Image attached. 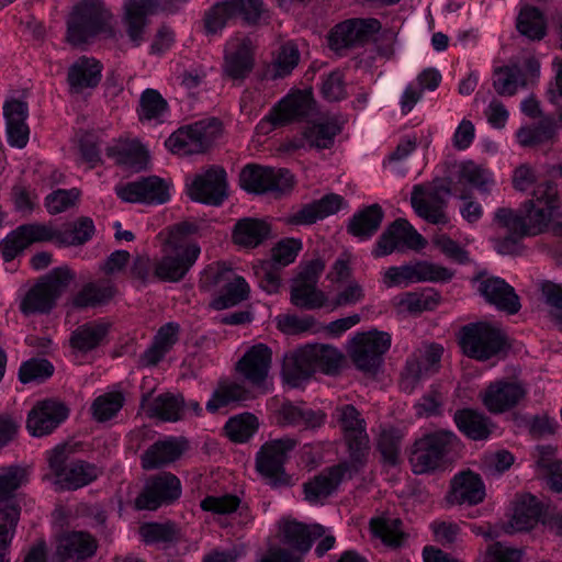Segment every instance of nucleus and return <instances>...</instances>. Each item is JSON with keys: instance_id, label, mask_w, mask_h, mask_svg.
I'll list each match as a JSON object with an SVG mask.
<instances>
[{"instance_id": "nucleus-38", "label": "nucleus", "mask_w": 562, "mask_h": 562, "mask_svg": "<svg viewBox=\"0 0 562 562\" xmlns=\"http://www.w3.org/2000/svg\"><path fill=\"white\" fill-rule=\"evenodd\" d=\"M453 419L458 429L472 440H486L495 428L490 417L472 408L458 409Z\"/></svg>"}, {"instance_id": "nucleus-6", "label": "nucleus", "mask_w": 562, "mask_h": 562, "mask_svg": "<svg viewBox=\"0 0 562 562\" xmlns=\"http://www.w3.org/2000/svg\"><path fill=\"white\" fill-rule=\"evenodd\" d=\"M460 346L469 358L486 361L504 351L506 336L488 323H471L461 329Z\"/></svg>"}, {"instance_id": "nucleus-64", "label": "nucleus", "mask_w": 562, "mask_h": 562, "mask_svg": "<svg viewBox=\"0 0 562 562\" xmlns=\"http://www.w3.org/2000/svg\"><path fill=\"white\" fill-rule=\"evenodd\" d=\"M54 366L43 358H32L23 362L19 370V379L22 383L43 382L52 376Z\"/></svg>"}, {"instance_id": "nucleus-34", "label": "nucleus", "mask_w": 562, "mask_h": 562, "mask_svg": "<svg viewBox=\"0 0 562 562\" xmlns=\"http://www.w3.org/2000/svg\"><path fill=\"white\" fill-rule=\"evenodd\" d=\"M158 5L159 0H127L123 21L134 46H139L143 43L147 24L146 18Z\"/></svg>"}, {"instance_id": "nucleus-24", "label": "nucleus", "mask_w": 562, "mask_h": 562, "mask_svg": "<svg viewBox=\"0 0 562 562\" xmlns=\"http://www.w3.org/2000/svg\"><path fill=\"white\" fill-rule=\"evenodd\" d=\"M212 282L215 285L223 284L221 293L212 301L215 310L235 306L248 297V283L243 277L236 276L232 269H217L212 273Z\"/></svg>"}, {"instance_id": "nucleus-4", "label": "nucleus", "mask_w": 562, "mask_h": 562, "mask_svg": "<svg viewBox=\"0 0 562 562\" xmlns=\"http://www.w3.org/2000/svg\"><path fill=\"white\" fill-rule=\"evenodd\" d=\"M111 13L101 0H83L74 7L67 20V41L79 46L106 32Z\"/></svg>"}, {"instance_id": "nucleus-43", "label": "nucleus", "mask_w": 562, "mask_h": 562, "mask_svg": "<svg viewBox=\"0 0 562 562\" xmlns=\"http://www.w3.org/2000/svg\"><path fill=\"white\" fill-rule=\"evenodd\" d=\"M115 295L112 281L101 279L86 283L71 299L77 308L97 307L104 305Z\"/></svg>"}, {"instance_id": "nucleus-5", "label": "nucleus", "mask_w": 562, "mask_h": 562, "mask_svg": "<svg viewBox=\"0 0 562 562\" xmlns=\"http://www.w3.org/2000/svg\"><path fill=\"white\" fill-rule=\"evenodd\" d=\"M222 132L217 119L201 120L179 127L165 142L166 147L179 156L207 151Z\"/></svg>"}, {"instance_id": "nucleus-39", "label": "nucleus", "mask_w": 562, "mask_h": 562, "mask_svg": "<svg viewBox=\"0 0 562 562\" xmlns=\"http://www.w3.org/2000/svg\"><path fill=\"white\" fill-rule=\"evenodd\" d=\"M180 326L178 323H167L155 335L151 345L142 353L139 362L144 367L156 366L178 341Z\"/></svg>"}, {"instance_id": "nucleus-37", "label": "nucleus", "mask_w": 562, "mask_h": 562, "mask_svg": "<svg viewBox=\"0 0 562 562\" xmlns=\"http://www.w3.org/2000/svg\"><path fill=\"white\" fill-rule=\"evenodd\" d=\"M283 542L293 550L304 554L310 551L313 542L324 536L322 525H305L296 520H286L282 528Z\"/></svg>"}, {"instance_id": "nucleus-62", "label": "nucleus", "mask_w": 562, "mask_h": 562, "mask_svg": "<svg viewBox=\"0 0 562 562\" xmlns=\"http://www.w3.org/2000/svg\"><path fill=\"white\" fill-rule=\"evenodd\" d=\"M168 111V103L155 89H146L139 99V120L159 121Z\"/></svg>"}, {"instance_id": "nucleus-1", "label": "nucleus", "mask_w": 562, "mask_h": 562, "mask_svg": "<svg viewBox=\"0 0 562 562\" xmlns=\"http://www.w3.org/2000/svg\"><path fill=\"white\" fill-rule=\"evenodd\" d=\"M504 235L491 238L494 250L503 256H517L524 250L525 237L551 232L562 237V212L558 187L550 180L539 182L532 190L531 199L525 201L520 211L498 207L493 217Z\"/></svg>"}, {"instance_id": "nucleus-15", "label": "nucleus", "mask_w": 562, "mask_h": 562, "mask_svg": "<svg viewBox=\"0 0 562 562\" xmlns=\"http://www.w3.org/2000/svg\"><path fill=\"white\" fill-rule=\"evenodd\" d=\"M426 241L423 236L404 218L391 223L378 238L372 256L381 258L403 251L404 249H420Z\"/></svg>"}, {"instance_id": "nucleus-25", "label": "nucleus", "mask_w": 562, "mask_h": 562, "mask_svg": "<svg viewBox=\"0 0 562 562\" xmlns=\"http://www.w3.org/2000/svg\"><path fill=\"white\" fill-rule=\"evenodd\" d=\"M272 351L265 344L250 347L236 364V370L252 386H261L271 367Z\"/></svg>"}, {"instance_id": "nucleus-59", "label": "nucleus", "mask_w": 562, "mask_h": 562, "mask_svg": "<svg viewBox=\"0 0 562 562\" xmlns=\"http://www.w3.org/2000/svg\"><path fill=\"white\" fill-rule=\"evenodd\" d=\"M525 85V75L518 65L504 66L494 70L493 87L499 95H514L518 88Z\"/></svg>"}, {"instance_id": "nucleus-54", "label": "nucleus", "mask_w": 562, "mask_h": 562, "mask_svg": "<svg viewBox=\"0 0 562 562\" xmlns=\"http://www.w3.org/2000/svg\"><path fill=\"white\" fill-rule=\"evenodd\" d=\"M249 398V392L244 385L233 381H221L206 403L210 413H216L220 408L232 403H239Z\"/></svg>"}, {"instance_id": "nucleus-21", "label": "nucleus", "mask_w": 562, "mask_h": 562, "mask_svg": "<svg viewBox=\"0 0 562 562\" xmlns=\"http://www.w3.org/2000/svg\"><path fill=\"white\" fill-rule=\"evenodd\" d=\"M477 292L488 302L495 305L499 311L510 315L520 310L519 296L515 289L499 277H484L481 273L476 279Z\"/></svg>"}, {"instance_id": "nucleus-8", "label": "nucleus", "mask_w": 562, "mask_h": 562, "mask_svg": "<svg viewBox=\"0 0 562 562\" xmlns=\"http://www.w3.org/2000/svg\"><path fill=\"white\" fill-rule=\"evenodd\" d=\"M335 417L344 432V439L353 467L363 465L369 452V436L367 423L360 412L350 404H344L335 409Z\"/></svg>"}, {"instance_id": "nucleus-58", "label": "nucleus", "mask_w": 562, "mask_h": 562, "mask_svg": "<svg viewBox=\"0 0 562 562\" xmlns=\"http://www.w3.org/2000/svg\"><path fill=\"white\" fill-rule=\"evenodd\" d=\"M258 418L251 413H241L231 417L225 424L226 436L236 443L247 442L258 430Z\"/></svg>"}, {"instance_id": "nucleus-53", "label": "nucleus", "mask_w": 562, "mask_h": 562, "mask_svg": "<svg viewBox=\"0 0 562 562\" xmlns=\"http://www.w3.org/2000/svg\"><path fill=\"white\" fill-rule=\"evenodd\" d=\"M98 475L99 470L95 465L77 460L69 463L68 468L57 479V483L63 488L77 490L94 481Z\"/></svg>"}, {"instance_id": "nucleus-32", "label": "nucleus", "mask_w": 562, "mask_h": 562, "mask_svg": "<svg viewBox=\"0 0 562 562\" xmlns=\"http://www.w3.org/2000/svg\"><path fill=\"white\" fill-rule=\"evenodd\" d=\"M314 100L310 92L299 91L282 99L270 115L273 126H282L294 120L307 119Z\"/></svg>"}, {"instance_id": "nucleus-61", "label": "nucleus", "mask_w": 562, "mask_h": 562, "mask_svg": "<svg viewBox=\"0 0 562 562\" xmlns=\"http://www.w3.org/2000/svg\"><path fill=\"white\" fill-rule=\"evenodd\" d=\"M555 134V122L552 117H543L532 127H521L517 131L518 143L524 146H535L550 140Z\"/></svg>"}, {"instance_id": "nucleus-55", "label": "nucleus", "mask_w": 562, "mask_h": 562, "mask_svg": "<svg viewBox=\"0 0 562 562\" xmlns=\"http://www.w3.org/2000/svg\"><path fill=\"white\" fill-rule=\"evenodd\" d=\"M370 529L374 537L381 539L389 547L397 548L402 546L406 537L402 520L391 516L372 518Z\"/></svg>"}, {"instance_id": "nucleus-22", "label": "nucleus", "mask_w": 562, "mask_h": 562, "mask_svg": "<svg viewBox=\"0 0 562 562\" xmlns=\"http://www.w3.org/2000/svg\"><path fill=\"white\" fill-rule=\"evenodd\" d=\"M68 416V408L60 402H38L29 413L26 427L31 435L42 437L50 434Z\"/></svg>"}, {"instance_id": "nucleus-51", "label": "nucleus", "mask_w": 562, "mask_h": 562, "mask_svg": "<svg viewBox=\"0 0 562 562\" xmlns=\"http://www.w3.org/2000/svg\"><path fill=\"white\" fill-rule=\"evenodd\" d=\"M291 303L301 310H317L325 306L326 294L317 288V284L292 281L290 291Z\"/></svg>"}, {"instance_id": "nucleus-20", "label": "nucleus", "mask_w": 562, "mask_h": 562, "mask_svg": "<svg viewBox=\"0 0 562 562\" xmlns=\"http://www.w3.org/2000/svg\"><path fill=\"white\" fill-rule=\"evenodd\" d=\"M115 193L131 203L162 204L169 200L167 183L156 176L116 186Z\"/></svg>"}, {"instance_id": "nucleus-47", "label": "nucleus", "mask_w": 562, "mask_h": 562, "mask_svg": "<svg viewBox=\"0 0 562 562\" xmlns=\"http://www.w3.org/2000/svg\"><path fill=\"white\" fill-rule=\"evenodd\" d=\"M465 525V522L450 519H437L429 525V528L437 544L448 550H457L464 544L467 532L463 526Z\"/></svg>"}, {"instance_id": "nucleus-29", "label": "nucleus", "mask_w": 562, "mask_h": 562, "mask_svg": "<svg viewBox=\"0 0 562 562\" xmlns=\"http://www.w3.org/2000/svg\"><path fill=\"white\" fill-rule=\"evenodd\" d=\"M484 497L485 486L481 476L472 471H463L453 476L447 499L452 505H476Z\"/></svg>"}, {"instance_id": "nucleus-44", "label": "nucleus", "mask_w": 562, "mask_h": 562, "mask_svg": "<svg viewBox=\"0 0 562 562\" xmlns=\"http://www.w3.org/2000/svg\"><path fill=\"white\" fill-rule=\"evenodd\" d=\"M270 233L271 228L267 222L247 217L235 224L233 239L241 247L255 248L268 239Z\"/></svg>"}, {"instance_id": "nucleus-18", "label": "nucleus", "mask_w": 562, "mask_h": 562, "mask_svg": "<svg viewBox=\"0 0 562 562\" xmlns=\"http://www.w3.org/2000/svg\"><path fill=\"white\" fill-rule=\"evenodd\" d=\"M227 173L223 167L211 166L196 175L189 187L192 200L212 206H220L227 199Z\"/></svg>"}, {"instance_id": "nucleus-50", "label": "nucleus", "mask_w": 562, "mask_h": 562, "mask_svg": "<svg viewBox=\"0 0 562 562\" xmlns=\"http://www.w3.org/2000/svg\"><path fill=\"white\" fill-rule=\"evenodd\" d=\"M186 401L182 394H160L153 400L148 407L151 417L164 422H177L184 415Z\"/></svg>"}, {"instance_id": "nucleus-26", "label": "nucleus", "mask_w": 562, "mask_h": 562, "mask_svg": "<svg viewBox=\"0 0 562 562\" xmlns=\"http://www.w3.org/2000/svg\"><path fill=\"white\" fill-rule=\"evenodd\" d=\"M8 143L12 147L24 148L29 142L30 128L26 123L29 105L24 101L11 99L3 104Z\"/></svg>"}, {"instance_id": "nucleus-46", "label": "nucleus", "mask_w": 562, "mask_h": 562, "mask_svg": "<svg viewBox=\"0 0 562 562\" xmlns=\"http://www.w3.org/2000/svg\"><path fill=\"white\" fill-rule=\"evenodd\" d=\"M516 29L520 35L531 42H540L547 35V20L543 12L533 5H524L516 19Z\"/></svg>"}, {"instance_id": "nucleus-33", "label": "nucleus", "mask_w": 562, "mask_h": 562, "mask_svg": "<svg viewBox=\"0 0 562 562\" xmlns=\"http://www.w3.org/2000/svg\"><path fill=\"white\" fill-rule=\"evenodd\" d=\"M542 509L536 496L531 494L520 496L514 506L509 521L503 525L504 532L514 533L533 528L542 515Z\"/></svg>"}, {"instance_id": "nucleus-13", "label": "nucleus", "mask_w": 562, "mask_h": 562, "mask_svg": "<svg viewBox=\"0 0 562 562\" xmlns=\"http://www.w3.org/2000/svg\"><path fill=\"white\" fill-rule=\"evenodd\" d=\"M170 251L166 252L154 265V277L165 282H178L195 263L201 248L198 244L169 245Z\"/></svg>"}, {"instance_id": "nucleus-27", "label": "nucleus", "mask_w": 562, "mask_h": 562, "mask_svg": "<svg viewBox=\"0 0 562 562\" xmlns=\"http://www.w3.org/2000/svg\"><path fill=\"white\" fill-rule=\"evenodd\" d=\"M30 481V471L26 467L11 464L0 467V520H7L9 508L20 513V508L13 503L19 488L25 486Z\"/></svg>"}, {"instance_id": "nucleus-17", "label": "nucleus", "mask_w": 562, "mask_h": 562, "mask_svg": "<svg viewBox=\"0 0 562 562\" xmlns=\"http://www.w3.org/2000/svg\"><path fill=\"white\" fill-rule=\"evenodd\" d=\"M450 192V188L446 184L434 186L427 191L420 186H415L411 203L416 214L428 223L446 225L449 222L446 209Z\"/></svg>"}, {"instance_id": "nucleus-31", "label": "nucleus", "mask_w": 562, "mask_h": 562, "mask_svg": "<svg viewBox=\"0 0 562 562\" xmlns=\"http://www.w3.org/2000/svg\"><path fill=\"white\" fill-rule=\"evenodd\" d=\"M344 207H347V202L341 195L328 193L319 200L303 205L291 216L290 222L296 225L314 224L319 220L336 214Z\"/></svg>"}, {"instance_id": "nucleus-19", "label": "nucleus", "mask_w": 562, "mask_h": 562, "mask_svg": "<svg viewBox=\"0 0 562 562\" xmlns=\"http://www.w3.org/2000/svg\"><path fill=\"white\" fill-rule=\"evenodd\" d=\"M526 395L527 389L522 383L508 380L491 382L480 394L483 405L493 414L513 409Z\"/></svg>"}, {"instance_id": "nucleus-9", "label": "nucleus", "mask_w": 562, "mask_h": 562, "mask_svg": "<svg viewBox=\"0 0 562 562\" xmlns=\"http://www.w3.org/2000/svg\"><path fill=\"white\" fill-rule=\"evenodd\" d=\"M453 277L450 269L427 260H417L387 268L382 278L386 288L407 286L420 282H447Z\"/></svg>"}, {"instance_id": "nucleus-57", "label": "nucleus", "mask_w": 562, "mask_h": 562, "mask_svg": "<svg viewBox=\"0 0 562 562\" xmlns=\"http://www.w3.org/2000/svg\"><path fill=\"white\" fill-rule=\"evenodd\" d=\"M404 432L393 426H383L380 429L376 447L384 462L395 465L398 462Z\"/></svg>"}, {"instance_id": "nucleus-28", "label": "nucleus", "mask_w": 562, "mask_h": 562, "mask_svg": "<svg viewBox=\"0 0 562 562\" xmlns=\"http://www.w3.org/2000/svg\"><path fill=\"white\" fill-rule=\"evenodd\" d=\"M188 442L181 437H166L157 440L142 456V467L155 470L177 461L186 451Z\"/></svg>"}, {"instance_id": "nucleus-40", "label": "nucleus", "mask_w": 562, "mask_h": 562, "mask_svg": "<svg viewBox=\"0 0 562 562\" xmlns=\"http://www.w3.org/2000/svg\"><path fill=\"white\" fill-rule=\"evenodd\" d=\"M106 156L135 171L144 169L148 162V153L138 140H119L106 147Z\"/></svg>"}, {"instance_id": "nucleus-56", "label": "nucleus", "mask_w": 562, "mask_h": 562, "mask_svg": "<svg viewBox=\"0 0 562 562\" xmlns=\"http://www.w3.org/2000/svg\"><path fill=\"white\" fill-rule=\"evenodd\" d=\"M300 52L295 44L288 42L280 47L276 58L266 70L267 79L277 80L289 76L297 66Z\"/></svg>"}, {"instance_id": "nucleus-42", "label": "nucleus", "mask_w": 562, "mask_h": 562, "mask_svg": "<svg viewBox=\"0 0 562 562\" xmlns=\"http://www.w3.org/2000/svg\"><path fill=\"white\" fill-rule=\"evenodd\" d=\"M341 127L335 119H327L306 126L302 133V139L293 143L295 148L304 146L306 142L310 147L327 149L334 145L335 137L340 133Z\"/></svg>"}, {"instance_id": "nucleus-2", "label": "nucleus", "mask_w": 562, "mask_h": 562, "mask_svg": "<svg viewBox=\"0 0 562 562\" xmlns=\"http://www.w3.org/2000/svg\"><path fill=\"white\" fill-rule=\"evenodd\" d=\"M458 445V437L449 430L429 432L415 440L408 457L413 473L427 474L443 468Z\"/></svg>"}, {"instance_id": "nucleus-48", "label": "nucleus", "mask_w": 562, "mask_h": 562, "mask_svg": "<svg viewBox=\"0 0 562 562\" xmlns=\"http://www.w3.org/2000/svg\"><path fill=\"white\" fill-rule=\"evenodd\" d=\"M279 413L282 424L305 429L322 426L326 417L322 411H314L292 403L283 404Z\"/></svg>"}, {"instance_id": "nucleus-30", "label": "nucleus", "mask_w": 562, "mask_h": 562, "mask_svg": "<svg viewBox=\"0 0 562 562\" xmlns=\"http://www.w3.org/2000/svg\"><path fill=\"white\" fill-rule=\"evenodd\" d=\"M95 549V540L89 533L83 531L65 532L57 538L54 560L58 562L83 560L92 557Z\"/></svg>"}, {"instance_id": "nucleus-10", "label": "nucleus", "mask_w": 562, "mask_h": 562, "mask_svg": "<svg viewBox=\"0 0 562 562\" xmlns=\"http://www.w3.org/2000/svg\"><path fill=\"white\" fill-rule=\"evenodd\" d=\"M296 445L295 439L283 437L266 442L258 451L256 469L271 486L289 484L290 479L284 472V463Z\"/></svg>"}, {"instance_id": "nucleus-60", "label": "nucleus", "mask_w": 562, "mask_h": 562, "mask_svg": "<svg viewBox=\"0 0 562 562\" xmlns=\"http://www.w3.org/2000/svg\"><path fill=\"white\" fill-rule=\"evenodd\" d=\"M458 180L475 188L481 193H488L495 184L492 172L471 160L460 165Z\"/></svg>"}, {"instance_id": "nucleus-49", "label": "nucleus", "mask_w": 562, "mask_h": 562, "mask_svg": "<svg viewBox=\"0 0 562 562\" xmlns=\"http://www.w3.org/2000/svg\"><path fill=\"white\" fill-rule=\"evenodd\" d=\"M108 331L109 326L105 323H86L72 331L70 336V345L79 351L88 352L102 344Z\"/></svg>"}, {"instance_id": "nucleus-63", "label": "nucleus", "mask_w": 562, "mask_h": 562, "mask_svg": "<svg viewBox=\"0 0 562 562\" xmlns=\"http://www.w3.org/2000/svg\"><path fill=\"white\" fill-rule=\"evenodd\" d=\"M94 231L93 221L90 217L82 216L74 222L71 228L59 231V245H82L92 238Z\"/></svg>"}, {"instance_id": "nucleus-41", "label": "nucleus", "mask_w": 562, "mask_h": 562, "mask_svg": "<svg viewBox=\"0 0 562 562\" xmlns=\"http://www.w3.org/2000/svg\"><path fill=\"white\" fill-rule=\"evenodd\" d=\"M384 217L382 207L374 203L356 212L348 221L347 232L360 240L371 238L380 228Z\"/></svg>"}, {"instance_id": "nucleus-23", "label": "nucleus", "mask_w": 562, "mask_h": 562, "mask_svg": "<svg viewBox=\"0 0 562 562\" xmlns=\"http://www.w3.org/2000/svg\"><path fill=\"white\" fill-rule=\"evenodd\" d=\"M255 65V48L248 37L233 38L225 47L224 71L234 80L245 79Z\"/></svg>"}, {"instance_id": "nucleus-35", "label": "nucleus", "mask_w": 562, "mask_h": 562, "mask_svg": "<svg viewBox=\"0 0 562 562\" xmlns=\"http://www.w3.org/2000/svg\"><path fill=\"white\" fill-rule=\"evenodd\" d=\"M348 470V463H340L323 471L304 484L305 498L311 503H316L328 497L337 490Z\"/></svg>"}, {"instance_id": "nucleus-7", "label": "nucleus", "mask_w": 562, "mask_h": 562, "mask_svg": "<svg viewBox=\"0 0 562 562\" xmlns=\"http://www.w3.org/2000/svg\"><path fill=\"white\" fill-rule=\"evenodd\" d=\"M391 347V336L385 331H368L357 334L350 342L349 357L355 367L367 374H376L383 355Z\"/></svg>"}, {"instance_id": "nucleus-12", "label": "nucleus", "mask_w": 562, "mask_h": 562, "mask_svg": "<svg viewBox=\"0 0 562 562\" xmlns=\"http://www.w3.org/2000/svg\"><path fill=\"white\" fill-rule=\"evenodd\" d=\"M236 13H240L248 24H256L263 15L262 1L229 0L214 4L204 16L206 33L216 34Z\"/></svg>"}, {"instance_id": "nucleus-45", "label": "nucleus", "mask_w": 562, "mask_h": 562, "mask_svg": "<svg viewBox=\"0 0 562 562\" xmlns=\"http://www.w3.org/2000/svg\"><path fill=\"white\" fill-rule=\"evenodd\" d=\"M307 356V349L303 347L284 357L282 374L292 386H299L315 372L313 360Z\"/></svg>"}, {"instance_id": "nucleus-3", "label": "nucleus", "mask_w": 562, "mask_h": 562, "mask_svg": "<svg viewBox=\"0 0 562 562\" xmlns=\"http://www.w3.org/2000/svg\"><path fill=\"white\" fill-rule=\"evenodd\" d=\"M74 279L75 273L67 266L53 269L25 293L20 311L24 315L48 314Z\"/></svg>"}, {"instance_id": "nucleus-14", "label": "nucleus", "mask_w": 562, "mask_h": 562, "mask_svg": "<svg viewBox=\"0 0 562 562\" xmlns=\"http://www.w3.org/2000/svg\"><path fill=\"white\" fill-rule=\"evenodd\" d=\"M180 495V480L170 472H161L146 481L143 491L135 499V507L139 510H155L173 503Z\"/></svg>"}, {"instance_id": "nucleus-11", "label": "nucleus", "mask_w": 562, "mask_h": 562, "mask_svg": "<svg viewBox=\"0 0 562 562\" xmlns=\"http://www.w3.org/2000/svg\"><path fill=\"white\" fill-rule=\"evenodd\" d=\"M240 187L250 193L284 192L293 186L288 169L247 165L239 175Z\"/></svg>"}, {"instance_id": "nucleus-52", "label": "nucleus", "mask_w": 562, "mask_h": 562, "mask_svg": "<svg viewBox=\"0 0 562 562\" xmlns=\"http://www.w3.org/2000/svg\"><path fill=\"white\" fill-rule=\"evenodd\" d=\"M311 360H313L315 372L321 371L328 375H335L339 372L344 356L335 347L329 345H307L305 346Z\"/></svg>"}, {"instance_id": "nucleus-36", "label": "nucleus", "mask_w": 562, "mask_h": 562, "mask_svg": "<svg viewBox=\"0 0 562 562\" xmlns=\"http://www.w3.org/2000/svg\"><path fill=\"white\" fill-rule=\"evenodd\" d=\"M102 65L93 57L81 56L68 69L67 81L71 91L78 93L94 88L101 80Z\"/></svg>"}, {"instance_id": "nucleus-16", "label": "nucleus", "mask_w": 562, "mask_h": 562, "mask_svg": "<svg viewBox=\"0 0 562 562\" xmlns=\"http://www.w3.org/2000/svg\"><path fill=\"white\" fill-rule=\"evenodd\" d=\"M381 30L376 19H350L337 24L329 33V47L335 52L363 46Z\"/></svg>"}]
</instances>
